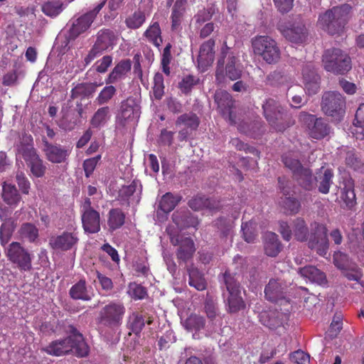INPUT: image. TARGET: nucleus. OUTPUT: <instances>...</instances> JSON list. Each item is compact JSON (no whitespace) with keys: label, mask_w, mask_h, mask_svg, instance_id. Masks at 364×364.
<instances>
[{"label":"nucleus","mask_w":364,"mask_h":364,"mask_svg":"<svg viewBox=\"0 0 364 364\" xmlns=\"http://www.w3.org/2000/svg\"><path fill=\"white\" fill-rule=\"evenodd\" d=\"M353 125L356 128L361 129L360 132L357 130L352 132L355 138L360 140L364 139V103L361 104L356 110Z\"/></svg>","instance_id":"55"},{"label":"nucleus","mask_w":364,"mask_h":364,"mask_svg":"<svg viewBox=\"0 0 364 364\" xmlns=\"http://www.w3.org/2000/svg\"><path fill=\"white\" fill-rule=\"evenodd\" d=\"M9 261L21 271H30L32 268V255L18 242H12L5 251Z\"/></svg>","instance_id":"10"},{"label":"nucleus","mask_w":364,"mask_h":364,"mask_svg":"<svg viewBox=\"0 0 364 364\" xmlns=\"http://www.w3.org/2000/svg\"><path fill=\"white\" fill-rule=\"evenodd\" d=\"M282 161L285 167L288 168L292 173V176L301 169L304 166L301 164L299 159L292 158L289 155H284L282 156Z\"/></svg>","instance_id":"61"},{"label":"nucleus","mask_w":364,"mask_h":364,"mask_svg":"<svg viewBox=\"0 0 364 364\" xmlns=\"http://www.w3.org/2000/svg\"><path fill=\"white\" fill-rule=\"evenodd\" d=\"M341 200L349 209L352 208L356 204L354 184L351 181L345 182L343 187L341 188Z\"/></svg>","instance_id":"39"},{"label":"nucleus","mask_w":364,"mask_h":364,"mask_svg":"<svg viewBox=\"0 0 364 364\" xmlns=\"http://www.w3.org/2000/svg\"><path fill=\"white\" fill-rule=\"evenodd\" d=\"M113 58L110 55H104L95 63V70L99 73H105L112 64Z\"/></svg>","instance_id":"64"},{"label":"nucleus","mask_w":364,"mask_h":364,"mask_svg":"<svg viewBox=\"0 0 364 364\" xmlns=\"http://www.w3.org/2000/svg\"><path fill=\"white\" fill-rule=\"evenodd\" d=\"M223 279L229 293L225 301L227 311L230 314H235L244 310L246 304L241 296L239 282L227 271L223 274Z\"/></svg>","instance_id":"7"},{"label":"nucleus","mask_w":364,"mask_h":364,"mask_svg":"<svg viewBox=\"0 0 364 364\" xmlns=\"http://www.w3.org/2000/svg\"><path fill=\"white\" fill-rule=\"evenodd\" d=\"M146 19L145 12L138 9L125 18L124 23L128 28L136 30L142 26Z\"/></svg>","instance_id":"43"},{"label":"nucleus","mask_w":364,"mask_h":364,"mask_svg":"<svg viewBox=\"0 0 364 364\" xmlns=\"http://www.w3.org/2000/svg\"><path fill=\"white\" fill-rule=\"evenodd\" d=\"M73 350H75V353L77 356L83 358L88 355L89 347L84 341L83 336H80L78 335V339H73Z\"/></svg>","instance_id":"60"},{"label":"nucleus","mask_w":364,"mask_h":364,"mask_svg":"<svg viewBox=\"0 0 364 364\" xmlns=\"http://www.w3.org/2000/svg\"><path fill=\"white\" fill-rule=\"evenodd\" d=\"M215 46V41L213 38H210L204 41L200 46L197 61L198 67L203 71L206 70L214 62Z\"/></svg>","instance_id":"19"},{"label":"nucleus","mask_w":364,"mask_h":364,"mask_svg":"<svg viewBox=\"0 0 364 364\" xmlns=\"http://www.w3.org/2000/svg\"><path fill=\"white\" fill-rule=\"evenodd\" d=\"M225 72V75L231 80H236L242 75V66L239 60L235 55H230L229 59L225 60L223 68V71ZM221 75V77H223ZM220 75L219 76V77Z\"/></svg>","instance_id":"32"},{"label":"nucleus","mask_w":364,"mask_h":364,"mask_svg":"<svg viewBox=\"0 0 364 364\" xmlns=\"http://www.w3.org/2000/svg\"><path fill=\"white\" fill-rule=\"evenodd\" d=\"M132 69L130 59H122L119 61L105 79L107 84H114L124 79Z\"/></svg>","instance_id":"25"},{"label":"nucleus","mask_w":364,"mask_h":364,"mask_svg":"<svg viewBox=\"0 0 364 364\" xmlns=\"http://www.w3.org/2000/svg\"><path fill=\"white\" fill-rule=\"evenodd\" d=\"M142 185L139 179H134L129 185L122 186L117 194V200L122 205L129 207L138 205L141 198Z\"/></svg>","instance_id":"13"},{"label":"nucleus","mask_w":364,"mask_h":364,"mask_svg":"<svg viewBox=\"0 0 364 364\" xmlns=\"http://www.w3.org/2000/svg\"><path fill=\"white\" fill-rule=\"evenodd\" d=\"M101 155L98 154L95 157L87 159L84 161L82 167L85 171V176L89 178L94 172L97 164L101 160Z\"/></svg>","instance_id":"62"},{"label":"nucleus","mask_w":364,"mask_h":364,"mask_svg":"<svg viewBox=\"0 0 364 364\" xmlns=\"http://www.w3.org/2000/svg\"><path fill=\"white\" fill-rule=\"evenodd\" d=\"M200 122L198 115L192 112L178 116L175 124L176 127H183L178 133V141H186L193 132L198 129Z\"/></svg>","instance_id":"16"},{"label":"nucleus","mask_w":364,"mask_h":364,"mask_svg":"<svg viewBox=\"0 0 364 364\" xmlns=\"http://www.w3.org/2000/svg\"><path fill=\"white\" fill-rule=\"evenodd\" d=\"M321 106L325 114L330 117L340 116L344 112L346 100L338 92L327 91L322 95Z\"/></svg>","instance_id":"11"},{"label":"nucleus","mask_w":364,"mask_h":364,"mask_svg":"<svg viewBox=\"0 0 364 364\" xmlns=\"http://www.w3.org/2000/svg\"><path fill=\"white\" fill-rule=\"evenodd\" d=\"M81 220L85 232L93 234L100 230V215L98 211L82 213Z\"/></svg>","instance_id":"26"},{"label":"nucleus","mask_w":364,"mask_h":364,"mask_svg":"<svg viewBox=\"0 0 364 364\" xmlns=\"http://www.w3.org/2000/svg\"><path fill=\"white\" fill-rule=\"evenodd\" d=\"M279 313L277 311L262 312L260 314L262 323L270 329H277L282 324V319L279 318Z\"/></svg>","instance_id":"49"},{"label":"nucleus","mask_w":364,"mask_h":364,"mask_svg":"<svg viewBox=\"0 0 364 364\" xmlns=\"http://www.w3.org/2000/svg\"><path fill=\"white\" fill-rule=\"evenodd\" d=\"M97 85L95 83H79L71 90V98L85 97L95 92Z\"/></svg>","instance_id":"47"},{"label":"nucleus","mask_w":364,"mask_h":364,"mask_svg":"<svg viewBox=\"0 0 364 364\" xmlns=\"http://www.w3.org/2000/svg\"><path fill=\"white\" fill-rule=\"evenodd\" d=\"M1 198L10 207H16L21 200V196L15 185L4 181L2 183Z\"/></svg>","instance_id":"28"},{"label":"nucleus","mask_w":364,"mask_h":364,"mask_svg":"<svg viewBox=\"0 0 364 364\" xmlns=\"http://www.w3.org/2000/svg\"><path fill=\"white\" fill-rule=\"evenodd\" d=\"M230 55H235V53L231 50V48L227 44V41H223L222 47L220 48V56L217 62V68L215 70V77L219 79L220 75H223V68L226 59H229Z\"/></svg>","instance_id":"46"},{"label":"nucleus","mask_w":364,"mask_h":364,"mask_svg":"<svg viewBox=\"0 0 364 364\" xmlns=\"http://www.w3.org/2000/svg\"><path fill=\"white\" fill-rule=\"evenodd\" d=\"M188 274V284L194 287L198 291H203L207 287V282L204 275L199 269L193 265H191L187 268Z\"/></svg>","instance_id":"35"},{"label":"nucleus","mask_w":364,"mask_h":364,"mask_svg":"<svg viewBox=\"0 0 364 364\" xmlns=\"http://www.w3.org/2000/svg\"><path fill=\"white\" fill-rule=\"evenodd\" d=\"M262 109L268 124L276 132H284L295 123L289 110L273 98L266 100L262 105Z\"/></svg>","instance_id":"1"},{"label":"nucleus","mask_w":364,"mask_h":364,"mask_svg":"<svg viewBox=\"0 0 364 364\" xmlns=\"http://www.w3.org/2000/svg\"><path fill=\"white\" fill-rule=\"evenodd\" d=\"M310 232L306 221L302 218H296L293 221V232L295 239L299 242H306Z\"/></svg>","instance_id":"41"},{"label":"nucleus","mask_w":364,"mask_h":364,"mask_svg":"<svg viewBox=\"0 0 364 364\" xmlns=\"http://www.w3.org/2000/svg\"><path fill=\"white\" fill-rule=\"evenodd\" d=\"M279 203L286 215H296L301 209L300 201L293 196L282 197Z\"/></svg>","instance_id":"42"},{"label":"nucleus","mask_w":364,"mask_h":364,"mask_svg":"<svg viewBox=\"0 0 364 364\" xmlns=\"http://www.w3.org/2000/svg\"><path fill=\"white\" fill-rule=\"evenodd\" d=\"M16 181L21 193L28 195L31 189V183L26 174L22 171H17Z\"/></svg>","instance_id":"63"},{"label":"nucleus","mask_w":364,"mask_h":364,"mask_svg":"<svg viewBox=\"0 0 364 364\" xmlns=\"http://www.w3.org/2000/svg\"><path fill=\"white\" fill-rule=\"evenodd\" d=\"M299 273L301 277L319 284H325L326 282V274L314 266L299 268Z\"/></svg>","instance_id":"37"},{"label":"nucleus","mask_w":364,"mask_h":364,"mask_svg":"<svg viewBox=\"0 0 364 364\" xmlns=\"http://www.w3.org/2000/svg\"><path fill=\"white\" fill-rule=\"evenodd\" d=\"M164 79L160 73H156L154 77L153 95L156 100H161L164 95Z\"/></svg>","instance_id":"59"},{"label":"nucleus","mask_w":364,"mask_h":364,"mask_svg":"<svg viewBox=\"0 0 364 364\" xmlns=\"http://www.w3.org/2000/svg\"><path fill=\"white\" fill-rule=\"evenodd\" d=\"M129 328L136 335L139 334L145 326L144 317L142 314L134 312L129 316Z\"/></svg>","instance_id":"57"},{"label":"nucleus","mask_w":364,"mask_h":364,"mask_svg":"<svg viewBox=\"0 0 364 364\" xmlns=\"http://www.w3.org/2000/svg\"><path fill=\"white\" fill-rule=\"evenodd\" d=\"M116 39L117 37L113 31L108 28L100 30L97 33V38L94 45L84 59L85 65H89L93 60L100 56L105 51L112 48Z\"/></svg>","instance_id":"9"},{"label":"nucleus","mask_w":364,"mask_h":364,"mask_svg":"<svg viewBox=\"0 0 364 364\" xmlns=\"http://www.w3.org/2000/svg\"><path fill=\"white\" fill-rule=\"evenodd\" d=\"M264 250L265 254L272 257H277L282 250V245L277 234L266 232L264 237Z\"/></svg>","instance_id":"29"},{"label":"nucleus","mask_w":364,"mask_h":364,"mask_svg":"<svg viewBox=\"0 0 364 364\" xmlns=\"http://www.w3.org/2000/svg\"><path fill=\"white\" fill-rule=\"evenodd\" d=\"M188 0H176L173 5L171 20V30H178L182 23Z\"/></svg>","instance_id":"30"},{"label":"nucleus","mask_w":364,"mask_h":364,"mask_svg":"<svg viewBox=\"0 0 364 364\" xmlns=\"http://www.w3.org/2000/svg\"><path fill=\"white\" fill-rule=\"evenodd\" d=\"M79 241L77 232L64 231L61 235L50 238L49 245L53 250L68 251L75 246Z\"/></svg>","instance_id":"18"},{"label":"nucleus","mask_w":364,"mask_h":364,"mask_svg":"<svg viewBox=\"0 0 364 364\" xmlns=\"http://www.w3.org/2000/svg\"><path fill=\"white\" fill-rule=\"evenodd\" d=\"M15 226L13 221H6L2 223L0 228V243L4 246L10 240Z\"/></svg>","instance_id":"58"},{"label":"nucleus","mask_w":364,"mask_h":364,"mask_svg":"<svg viewBox=\"0 0 364 364\" xmlns=\"http://www.w3.org/2000/svg\"><path fill=\"white\" fill-rule=\"evenodd\" d=\"M293 178L305 190L311 191L315 186L314 177L311 170L309 168L304 166L297 173H294Z\"/></svg>","instance_id":"34"},{"label":"nucleus","mask_w":364,"mask_h":364,"mask_svg":"<svg viewBox=\"0 0 364 364\" xmlns=\"http://www.w3.org/2000/svg\"><path fill=\"white\" fill-rule=\"evenodd\" d=\"M125 222V214L120 208H112L108 213L107 225L110 231L120 228Z\"/></svg>","instance_id":"40"},{"label":"nucleus","mask_w":364,"mask_h":364,"mask_svg":"<svg viewBox=\"0 0 364 364\" xmlns=\"http://www.w3.org/2000/svg\"><path fill=\"white\" fill-rule=\"evenodd\" d=\"M188 206L193 210L198 211L203 209L209 210H218L221 208L219 200L211 198H206L203 195H197L189 200Z\"/></svg>","instance_id":"23"},{"label":"nucleus","mask_w":364,"mask_h":364,"mask_svg":"<svg viewBox=\"0 0 364 364\" xmlns=\"http://www.w3.org/2000/svg\"><path fill=\"white\" fill-rule=\"evenodd\" d=\"M180 200V197L175 196L171 193H166L161 197L159 208L164 213H168L175 208Z\"/></svg>","instance_id":"48"},{"label":"nucleus","mask_w":364,"mask_h":364,"mask_svg":"<svg viewBox=\"0 0 364 364\" xmlns=\"http://www.w3.org/2000/svg\"><path fill=\"white\" fill-rule=\"evenodd\" d=\"M70 296L75 300L89 301L91 299L85 279H80L69 290Z\"/></svg>","instance_id":"38"},{"label":"nucleus","mask_w":364,"mask_h":364,"mask_svg":"<svg viewBox=\"0 0 364 364\" xmlns=\"http://www.w3.org/2000/svg\"><path fill=\"white\" fill-rule=\"evenodd\" d=\"M324 69L334 74L343 75L351 69V60L348 54L339 48L325 50L322 56Z\"/></svg>","instance_id":"4"},{"label":"nucleus","mask_w":364,"mask_h":364,"mask_svg":"<svg viewBox=\"0 0 364 364\" xmlns=\"http://www.w3.org/2000/svg\"><path fill=\"white\" fill-rule=\"evenodd\" d=\"M125 307L119 301H110L100 311L97 322L109 328H117L122 324L125 314Z\"/></svg>","instance_id":"6"},{"label":"nucleus","mask_w":364,"mask_h":364,"mask_svg":"<svg viewBox=\"0 0 364 364\" xmlns=\"http://www.w3.org/2000/svg\"><path fill=\"white\" fill-rule=\"evenodd\" d=\"M179 247L176 252V258L179 263H186L192 259L196 252L193 240L190 237H184L180 240Z\"/></svg>","instance_id":"27"},{"label":"nucleus","mask_w":364,"mask_h":364,"mask_svg":"<svg viewBox=\"0 0 364 364\" xmlns=\"http://www.w3.org/2000/svg\"><path fill=\"white\" fill-rule=\"evenodd\" d=\"M63 6L60 1H48L42 5L41 10L48 16L56 17L62 12Z\"/></svg>","instance_id":"56"},{"label":"nucleus","mask_w":364,"mask_h":364,"mask_svg":"<svg viewBox=\"0 0 364 364\" xmlns=\"http://www.w3.org/2000/svg\"><path fill=\"white\" fill-rule=\"evenodd\" d=\"M105 3L106 0L102 1L97 5L93 10L84 14L73 21L68 31V38L70 40H75L80 34L85 33L90 27L97 14L104 7Z\"/></svg>","instance_id":"12"},{"label":"nucleus","mask_w":364,"mask_h":364,"mask_svg":"<svg viewBox=\"0 0 364 364\" xmlns=\"http://www.w3.org/2000/svg\"><path fill=\"white\" fill-rule=\"evenodd\" d=\"M302 116L304 121L307 124L309 134L311 138L320 140L331 133V127L326 119L321 117L317 118L315 115L307 113Z\"/></svg>","instance_id":"15"},{"label":"nucleus","mask_w":364,"mask_h":364,"mask_svg":"<svg viewBox=\"0 0 364 364\" xmlns=\"http://www.w3.org/2000/svg\"><path fill=\"white\" fill-rule=\"evenodd\" d=\"M333 177V172L330 168H323L322 167L321 170L316 173V176L314 177V183H318V191L323 194H327L329 192L331 185L332 183V179Z\"/></svg>","instance_id":"31"},{"label":"nucleus","mask_w":364,"mask_h":364,"mask_svg":"<svg viewBox=\"0 0 364 364\" xmlns=\"http://www.w3.org/2000/svg\"><path fill=\"white\" fill-rule=\"evenodd\" d=\"M333 259L335 265L338 268L343 270V274L348 280L355 281L358 284H360L361 279L363 276V271L356 265L350 268L347 267V255L342 253L336 254L334 255Z\"/></svg>","instance_id":"20"},{"label":"nucleus","mask_w":364,"mask_h":364,"mask_svg":"<svg viewBox=\"0 0 364 364\" xmlns=\"http://www.w3.org/2000/svg\"><path fill=\"white\" fill-rule=\"evenodd\" d=\"M205 325V318L200 315L191 314L183 323V326L188 331L198 332L204 328Z\"/></svg>","instance_id":"45"},{"label":"nucleus","mask_w":364,"mask_h":364,"mask_svg":"<svg viewBox=\"0 0 364 364\" xmlns=\"http://www.w3.org/2000/svg\"><path fill=\"white\" fill-rule=\"evenodd\" d=\"M200 79L198 76L193 75H185L178 82V88L185 95H189L193 88L199 85Z\"/></svg>","instance_id":"53"},{"label":"nucleus","mask_w":364,"mask_h":364,"mask_svg":"<svg viewBox=\"0 0 364 364\" xmlns=\"http://www.w3.org/2000/svg\"><path fill=\"white\" fill-rule=\"evenodd\" d=\"M73 337L67 336L64 338L52 341L44 348V351L54 356H62L73 351Z\"/></svg>","instance_id":"22"},{"label":"nucleus","mask_w":364,"mask_h":364,"mask_svg":"<svg viewBox=\"0 0 364 364\" xmlns=\"http://www.w3.org/2000/svg\"><path fill=\"white\" fill-rule=\"evenodd\" d=\"M286 284L280 279H271L264 288L265 298L272 302H277L285 298Z\"/></svg>","instance_id":"21"},{"label":"nucleus","mask_w":364,"mask_h":364,"mask_svg":"<svg viewBox=\"0 0 364 364\" xmlns=\"http://www.w3.org/2000/svg\"><path fill=\"white\" fill-rule=\"evenodd\" d=\"M257 223L252 220L242 223L241 230L243 238L247 242H254L256 240L257 236Z\"/></svg>","instance_id":"50"},{"label":"nucleus","mask_w":364,"mask_h":364,"mask_svg":"<svg viewBox=\"0 0 364 364\" xmlns=\"http://www.w3.org/2000/svg\"><path fill=\"white\" fill-rule=\"evenodd\" d=\"M23 139L27 144L18 145V152L22 155L31 173L36 178H41L46 173V166L36 149L31 144L33 142L32 136L25 134L23 136Z\"/></svg>","instance_id":"5"},{"label":"nucleus","mask_w":364,"mask_h":364,"mask_svg":"<svg viewBox=\"0 0 364 364\" xmlns=\"http://www.w3.org/2000/svg\"><path fill=\"white\" fill-rule=\"evenodd\" d=\"M18 233L21 238L31 243H35L39 237L38 229L34 224L30 223H23L18 230Z\"/></svg>","instance_id":"44"},{"label":"nucleus","mask_w":364,"mask_h":364,"mask_svg":"<svg viewBox=\"0 0 364 364\" xmlns=\"http://www.w3.org/2000/svg\"><path fill=\"white\" fill-rule=\"evenodd\" d=\"M136 104L134 100L129 97L121 103L120 113L117 118V123L122 127H126L133 121L136 112Z\"/></svg>","instance_id":"24"},{"label":"nucleus","mask_w":364,"mask_h":364,"mask_svg":"<svg viewBox=\"0 0 364 364\" xmlns=\"http://www.w3.org/2000/svg\"><path fill=\"white\" fill-rule=\"evenodd\" d=\"M143 36L148 42L158 48H160L163 43L161 29L158 21L152 22L144 31Z\"/></svg>","instance_id":"36"},{"label":"nucleus","mask_w":364,"mask_h":364,"mask_svg":"<svg viewBox=\"0 0 364 364\" xmlns=\"http://www.w3.org/2000/svg\"><path fill=\"white\" fill-rule=\"evenodd\" d=\"M351 10L348 4L333 6L319 16L318 25L330 35L339 33L348 23Z\"/></svg>","instance_id":"2"},{"label":"nucleus","mask_w":364,"mask_h":364,"mask_svg":"<svg viewBox=\"0 0 364 364\" xmlns=\"http://www.w3.org/2000/svg\"><path fill=\"white\" fill-rule=\"evenodd\" d=\"M215 101L221 114L223 115L229 114L230 119H231V109L234 104L231 95L225 91L216 92Z\"/></svg>","instance_id":"33"},{"label":"nucleus","mask_w":364,"mask_h":364,"mask_svg":"<svg viewBox=\"0 0 364 364\" xmlns=\"http://www.w3.org/2000/svg\"><path fill=\"white\" fill-rule=\"evenodd\" d=\"M253 53L267 63H276L280 59L281 52L276 41L268 36H256L251 40Z\"/></svg>","instance_id":"3"},{"label":"nucleus","mask_w":364,"mask_h":364,"mask_svg":"<svg viewBox=\"0 0 364 364\" xmlns=\"http://www.w3.org/2000/svg\"><path fill=\"white\" fill-rule=\"evenodd\" d=\"M346 164L355 171H361L364 167L363 160L355 149H350L346 152Z\"/></svg>","instance_id":"51"},{"label":"nucleus","mask_w":364,"mask_h":364,"mask_svg":"<svg viewBox=\"0 0 364 364\" xmlns=\"http://www.w3.org/2000/svg\"><path fill=\"white\" fill-rule=\"evenodd\" d=\"M109 116V108L107 106L99 108L90 119V124L94 128L104 126Z\"/></svg>","instance_id":"52"},{"label":"nucleus","mask_w":364,"mask_h":364,"mask_svg":"<svg viewBox=\"0 0 364 364\" xmlns=\"http://www.w3.org/2000/svg\"><path fill=\"white\" fill-rule=\"evenodd\" d=\"M43 151L46 159L53 164L65 163L69 158L72 147L70 146H62L58 144H52L46 139H43Z\"/></svg>","instance_id":"17"},{"label":"nucleus","mask_w":364,"mask_h":364,"mask_svg":"<svg viewBox=\"0 0 364 364\" xmlns=\"http://www.w3.org/2000/svg\"><path fill=\"white\" fill-rule=\"evenodd\" d=\"M277 28L282 35L289 41L294 43H302L308 36L306 26L301 22L281 23Z\"/></svg>","instance_id":"14"},{"label":"nucleus","mask_w":364,"mask_h":364,"mask_svg":"<svg viewBox=\"0 0 364 364\" xmlns=\"http://www.w3.org/2000/svg\"><path fill=\"white\" fill-rule=\"evenodd\" d=\"M117 94V89L112 84H107L100 92L95 102L98 105L108 104Z\"/></svg>","instance_id":"54"},{"label":"nucleus","mask_w":364,"mask_h":364,"mask_svg":"<svg viewBox=\"0 0 364 364\" xmlns=\"http://www.w3.org/2000/svg\"><path fill=\"white\" fill-rule=\"evenodd\" d=\"M311 231L308 247L316 251L317 254L324 257L329 249V240L327 235L328 229L326 225L314 221L310 225Z\"/></svg>","instance_id":"8"}]
</instances>
